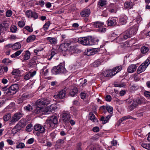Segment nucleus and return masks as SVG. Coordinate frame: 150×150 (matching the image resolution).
<instances>
[{"mask_svg":"<svg viewBox=\"0 0 150 150\" xmlns=\"http://www.w3.org/2000/svg\"><path fill=\"white\" fill-rule=\"evenodd\" d=\"M35 38L36 37L35 35H31L27 38L26 41L28 43L33 42L35 40Z\"/></svg>","mask_w":150,"mask_h":150,"instance_id":"nucleus-29","label":"nucleus"},{"mask_svg":"<svg viewBox=\"0 0 150 150\" xmlns=\"http://www.w3.org/2000/svg\"><path fill=\"white\" fill-rule=\"evenodd\" d=\"M18 24L19 27L22 28L25 25V23L23 21H20L18 22Z\"/></svg>","mask_w":150,"mask_h":150,"instance_id":"nucleus-54","label":"nucleus"},{"mask_svg":"<svg viewBox=\"0 0 150 150\" xmlns=\"http://www.w3.org/2000/svg\"><path fill=\"white\" fill-rule=\"evenodd\" d=\"M68 46L67 44H64L60 46L61 50L65 52L68 50Z\"/></svg>","mask_w":150,"mask_h":150,"instance_id":"nucleus-36","label":"nucleus"},{"mask_svg":"<svg viewBox=\"0 0 150 150\" xmlns=\"http://www.w3.org/2000/svg\"><path fill=\"white\" fill-rule=\"evenodd\" d=\"M24 29H25L26 30H27L28 32H32L33 31V29L32 28H30L29 26H25Z\"/></svg>","mask_w":150,"mask_h":150,"instance_id":"nucleus-59","label":"nucleus"},{"mask_svg":"<svg viewBox=\"0 0 150 150\" xmlns=\"http://www.w3.org/2000/svg\"><path fill=\"white\" fill-rule=\"evenodd\" d=\"M121 66H118L116 67H115L114 68L112 69L113 71H114L116 74L120 71L121 70Z\"/></svg>","mask_w":150,"mask_h":150,"instance_id":"nucleus-41","label":"nucleus"},{"mask_svg":"<svg viewBox=\"0 0 150 150\" xmlns=\"http://www.w3.org/2000/svg\"><path fill=\"white\" fill-rule=\"evenodd\" d=\"M21 47V44L19 42H16L12 45V49L13 50H16L20 49Z\"/></svg>","mask_w":150,"mask_h":150,"instance_id":"nucleus-30","label":"nucleus"},{"mask_svg":"<svg viewBox=\"0 0 150 150\" xmlns=\"http://www.w3.org/2000/svg\"><path fill=\"white\" fill-rule=\"evenodd\" d=\"M71 116L72 115H71L69 111H64L63 112L62 116L63 123L66 125L69 123V120L71 118Z\"/></svg>","mask_w":150,"mask_h":150,"instance_id":"nucleus-6","label":"nucleus"},{"mask_svg":"<svg viewBox=\"0 0 150 150\" xmlns=\"http://www.w3.org/2000/svg\"><path fill=\"white\" fill-rule=\"evenodd\" d=\"M131 118L133 119V118L130 115L125 116L123 117L122 118H121L117 122V124H118V125H120V124L124 120L127 119Z\"/></svg>","mask_w":150,"mask_h":150,"instance_id":"nucleus-26","label":"nucleus"},{"mask_svg":"<svg viewBox=\"0 0 150 150\" xmlns=\"http://www.w3.org/2000/svg\"><path fill=\"white\" fill-rule=\"evenodd\" d=\"M25 14L29 18H33L34 19H37L38 18L37 13L34 11L30 10H28L26 11Z\"/></svg>","mask_w":150,"mask_h":150,"instance_id":"nucleus-11","label":"nucleus"},{"mask_svg":"<svg viewBox=\"0 0 150 150\" xmlns=\"http://www.w3.org/2000/svg\"><path fill=\"white\" fill-rule=\"evenodd\" d=\"M23 114L20 112H18L14 114L12 117L11 121V124L18 121L23 116Z\"/></svg>","mask_w":150,"mask_h":150,"instance_id":"nucleus-9","label":"nucleus"},{"mask_svg":"<svg viewBox=\"0 0 150 150\" xmlns=\"http://www.w3.org/2000/svg\"><path fill=\"white\" fill-rule=\"evenodd\" d=\"M1 88V89L3 90V91H5V93H6V94L8 95V90H9V88H7V86H5L4 87H2Z\"/></svg>","mask_w":150,"mask_h":150,"instance_id":"nucleus-56","label":"nucleus"},{"mask_svg":"<svg viewBox=\"0 0 150 150\" xmlns=\"http://www.w3.org/2000/svg\"><path fill=\"white\" fill-rule=\"evenodd\" d=\"M64 139H59L56 142V145L59 146L64 143Z\"/></svg>","mask_w":150,"mask_h":150,"instance_id":"nucleus-43","label":"nucleus"},{"mask_svg":"<svg viewBox=\"0 0 150 150\" xmlns=\"http://www.w3.org/2000/svg\"><path fill=\"white\" fill-rule=\"evenodd\" d=\"M11 31L12 33H16L17 30V28L16 26L13 25L10 27Z\"/></svg>","mask_w":150,"mask_h":150,"instance_id":"nucleus-49","label":"nucleus"},{"mask_svg":"<svg viewBox=\"0 0 150 150\" xmlns=\"http://www.w3.org/2000/svg\"><path fill=\"white\" fill-rule=\"evenodd\" d=\"M112 99L111 96L110 95H107L105 97L106 100L108 102H110Z\"/></svg>","mask_w":150,"mask_h":150,"instance_id":"nucleus-64","label":"nucleus"},{"mask_svg":"<svg viewBox=\"0 0 150 150\" xmlns=\"http://www.w3.org/2000/svg\"><path fill=\"white\" fill-rule=\"evenodd\" d=\"M101 62L98 60L96 61L93 63V66L95 67H97L100 65Z\"/></svg>","mask_w":150,"mask_h":150,"instance_id":"nucleus-50","label":"nucleus"},{"mask_svg":"<svg viewBox=\"0 0 150 150\" xmlns=\"http://www.w3.org/2000/svg\"><path fill=\"white\" fill-rule=\"evenodd\" d=\"M46 39L49 41L51 44H56L57 42L56 39L54 38L48 37Z\"/></svg>","mask_w":150,"mask_h":150,"instance_id":"nucleus-27","label":"nucleus"},{"mask_svg":"<svg viewBox=\"0 0 150 150\" xmlns=\"http://www.w3.org/2000/svg\"><path fill=\"white\" fill-rule=\"evenodd\" d=\"M109 120H108V118L106 117H102L100 119V120L103 122V123L105 124L107 123Z\"/></svg>","mask_w":150,"mask_h":150,"instance_id":"nucleus-51","label":"nucleus"},{"mask_svg":"<svg viewBox=\"0 0 150 150\" xmlns=\"http://www.w3.org/2000/svg\"><path fill=\"white\" fill-rule=\"evenodd\" d=\"M32 129V124H29L26 127V130L28 132L31 131Z\"/></svg>","mask_w":150,"mask_h":150,"instance_id":"nucleus-48","label":"nucleus"},{"mask_svg":"<svg viewBox=\"0 0 150 150\" xmlns=\"http://www.w3.org/2000/svg\"><path fill=\"white\" fill-rule=\"evenodd\" d=\"M137 66L135 64H131L127 68V71L129 73H132L136 69Z\"/></svg>","mask_w":150,"mask_h":150,"instance_id":"nucleus-22","label":"nucleus"},{"mask_svg":"<svg viewBox=\"0 0 150 150\" xmlns=\"http://www.w3.org/2000/svg\"><path fill=\"white\" fill-rule=\"evenodd\" d=\"M24 109L26 111H30L32 110L33 108L30 104H28L27 106L24 107Z\"/></svg>","mask_w":150,"mask_h":150,"instance_id":"nucleus-44","label":"nucleus"},{"mask_svg":"<svg viewBox=\"0 0 150 150\" xmlns=\"http://www.w3.org/2000/svg\"><path fill=\"white\" fill-rule=\"evenodd\" d=\"M150 64V60L148 59L139 67L137 71V73L139 74L144 71Z\"/></svg>","mask_w":150,"mask_h":150,"instance_id":"nucleus-5","label":"nucleus"},{"mask_svg":"<svg viewBox=\"0 0 150 150\" xmlns=\"http://www.w3.org/2000/svg\"><path fill=\"white\" fill-rule=\"evenodd\" d=\"M109 8L117 10V6L115 4L111 3L109 6Z\"/></svg>","mask_w":150,"mask_h":150,"instance_id":"nucleus-47","label":"nucleus"},{"mask_svg":"<svg viewBox=\"0 0 150 150\" xmlns=\"http://www.w3.org/2000/svg\"><path fill=\"white\" fill-rule=\"evenodd\" d=\"M96 31L100 33H104L106 31V28L105 27L104 23L99 21H96L92 23Z\"/></svg>","mask_w":150,"mask_h":150,"instance_id":"nucleus-4","label":"nucleus"},{"mask_svg":"<svg viewBox=\"0 0 150 150\" xmlns=\"http://www.w3.org/2000/svg\"><path fill=\"white\" fill-rule=\"evenodd\" d=\"M30 52L28 51H26L25 54L24 56V59L25 60H27L30 57Z\"/></svg>","mask_w":150,"mask_h":150,"instance_id":"nucleus-38","label":"nucleus"},{"mask_svg":"<svg viewBox=\"0 0 150 150\" xmlns=\"http://www.w3.org/2000/svg\"><path fill=\"white\" fill-rule=\"evenodd\" d=\"M150 144H146V143H142L141 144V146L147 149H148V148H149V145Z\"/></svg>","mask_w":150,"mask_h":150,"instance_id":"nucleus-60","label":"nucleus"},{"mask_svg":"<svg viewBox=\"0 0 150 150\" xmlns=\"http://www.w3.org/2000/svg\"><path fill=\"white\" fill-rule=\"evenodd\" d=\"M23 51V50H20L18 51L15 53L11 55V56L12 58H15L18 56Z\"/></svg>","mask_w":150,"mask_h":150,"instance_id":"nucleus-34","label":"nucleus"},{"mask_svg":"<svg viewBox=\"0 0 150 150\" xmlns=\"http://www.w3.org/2000/svg\"><path fill=\"white\" fill-rule=\"evenodd\" d=\"M56 109L57 107L56 105L54 104H52L50 107L45 108L46 111L43 112V113L46 114H50V113Z\"/></svg>","mask_w":150,"mask_h":150,"instance_id":"nucleus-14","label":"nucleus"},{"mask_svg":"<svg viewBox=\"0 0 150 150\" xmlns=\"http://www.w3.org/2000/svg\"><path fill=\"white\" fill-rule=\"evenodd\" d=\"M77 40V41L80 43L85 45H89L88 37L80 38Z\"/></svg>","mask_w":150,"mask_h":150,"instance_id":"nucleus-13","label":"nucleus"},{"mask_svg":"<svg viewBox=\"0 0 150 150\" xmlns=\"http://www.w3.org/2000/svg\"><path fill=\"white\" fill-rule=\"evenodd\" d=\"M8 24L7 23H4L0 24V30L1 31L3 32L6 31L8 28Z\"/></svg>","mask_w":150,"mask_h":150,"instance_id":"nucleus-21","label":"nucleus"},{"mask_svg":"<svg viewBox=\"0 0 150 150\" xmlns=\"http://www.w3.org/2000/svg\"><path fill=\"white\" fill-rule=\"evenodd\" d=\"M11 117V114L10 113H8L4 116V120L5 121H7Z\"/></svg>","mask_w":150,"mask_h":150,"instance_id":"nucleus-42","label":"nucleus"},{"mask_svg":"<svg viewBox=\"0 0 150 150\" xmlns=\"http://www.w3.org/2000/svg\"><path fill=\"white\" fill-rule=\"evenodd\" d=\"M6 102V100L4 99L0 100V107L3 106V105L5 104Z\"/></svg>","mask_w":150,"mask_h":150,"instance_id":"nucleus-63","label":"nucleus"},{"mask_svg":"<svg viewBox=\"0 0 150 150\" xmlns=\"http://www.w3.org/2000/svg\"><path fill=\"white\" fill-rule=\"evenodd\" d=\"M133 4L131 1L126 2L124 4V7L126 9H130L133 7Z\"/></svg>","mask_w":150,"mask_h":150,"instance_id":"nucleus-23","label":"nucleus"},{"mask_svg":"<svg viewBox=\"0 0 150 150\" xmlns=\"http://www.w3.org/2000/svg\"><path fill=\"white\" fill-rule=\"evenodd\" d=\"M51 72L52 74L56 75L59 73H66L67 71L64 66L60 64L57 66L54 67L51 69Z\"/></svg>","mask_w":150,"mask_h":150,"instance_id":"nucleus-3","label":"nucleus"},{"mask_svg":"<svg viewBox=\"0 0 150 150\" xmlns=\"http://www.w3.org/2000/svg\"><path fill=\"white\" fill-rule=\"evenodd\" d=\"M99 51V49L93 48L92 49H88L86 54L88 56L93 55Z\"/></svg>","mask_w":150,"mask_h":150,"instance_id":"nucleus-17","label":"nucleus"},{"mask_svg":"<svg viewBox=\"0 0 150 150\" xmlns=\"http://www.w3.org/2000/svg\"><path fill=\"white\" fill-rule=\"evenodd\" d=\"M46 111L45 109H44L42 107L36 106L35 109L34 110V112L36 114L41 113L42 114H45L42 113Z\"/></svg>","mask_w":150,"mask_h":150,"instance_id":"nucleus-16","label":"nucleus"},{"mask_svg":"<svg viewBox=\"0 0 150 150\" xmlns=\"http://www.w3.org/2000/svg\"><path fill=\"white\" fill-rule=\"evenodd\" d=\"M149 49L148 47L145 46L142 47L140 49L141 52L142 54H146L149 51Z\"/></svg>","mask_w":150,"mask_h":150,"instance_id":"nucleus-33","label":"nucleus"},{"mask_svg":"<svg viewBox=\"0 0 150 150\" xmlns=\"http://www.w3.org/2000/svg\"><path fill=\"white\" fill-rule=\"evenodd\" d=\"M115 102L116 104L120 105L123 104L124 102V100H122L119 99H117L115 100Z\"/></svg>","mask_w":150,"mask_h":150,"instance_id":"nucleus-61","label":"nucleus"},{"mask_svg":"<svg viewBox=\"0 0 150 150\" xmlns=\"http://www.w3.org/2000/svg\"><path fill=\"white\" fill-rule=\"evenodd\" d=\"M116 74V73H115L114 71L110 70L107 71L106 73H105L104 75L106 77H111L115 75Z\"/></svg>","mask_w":150,"mask_h":150,"instance_id":"nucleus-24","label":"nucleus"},{"mask_svg":"<svg viewBox=\"0 0 150 150\" xmlns=\"http://www.w3.org/2000/svg\"><path fill=\"white\" fill-rule=\"evenodd\" d=\"M12 74L15 76L19 75L20 74L19 71L18 70H14L12 72Z\"/></svg>","mask_w":150,"mask_h":150,"instance_id":"nucleus-58","label":"nucleus"},{"mask_svg":"<svg viewBox=\"0 0 150 150\" xmlns=\"http://www.w3.org/2000/svg\"><path fill=\"white\" fill-rule=\"evenodd\" d=\"M117 18L115 17L109 18L107 21L108 26H113L115 25L117 23Z\"/></svg>","mask_w":150,"mask_h":150,"instance_id":"nucleus-15","label":"nucleus"},{"mask_svg":"<svg viewBox=\"0 0 150 150\" xmlns=\"http://www.w3.org/2000/svg\"><path fill=\"white\" fill-rule=\"evenodd\" d=\"M144 95L147 98H150V92L148 91H146L144 92Z\"/></svg>","mask_w":150,"mask_h":150,"instance_id":"nucleus-55","label":"nucleus"},{"mask_svg":"<svg viewBox=\"0 0 150 150\" xmlns=\"http://www.w3.org/2000/svg\"><path fill=\"white\" fill-rule=\"evenodd\" d=\"M25 146L24 144L22 142L19 143L17 145L16 148L17 149L23 148Z\"/></svg>","mask_w":150,"mask_h":150,"instance_id":"nucleus-46","label":"nucleus"},{"mask_svg":"<svg viewBox=\"0 0 150 150\" xmlns=\"http://www.w3.org/2000/svg\"><path fill=\"white\" fill-rule=\"evenodd\" d=\"M107 4V0H99L98 2V5L101 7H103Z\"/></svg>","mask_w":150,"mask_h":150,"instance_id":"nucleus-31","label":"nucleus"},{"mask_svg":"<svg viewBox=\"0 0 150 150\" xmlns=\"http://www.w3.org/2000/svg\"><path fill=\"white\" fill-rule=\"evenodd\" d=\"M89 45H92L97 44L99 41V40L96 38L92 37L91 36H88Z\"/></svg>","mask_w":150,"mask_h":150,"instance_id":"nucleus-18","label":"nucleus"},{"mask_svg":"<svg viewBox=\"0 0 150 150\" xmlns=\"http://www.w3.org/2000/svg\"><path fill=\"white\" fill-rule=\"evenodd\" d=\"M11 62V61L9 59H4L2 61V63L3 64H8Z\"/></svg>","mask_w":150,"mask_h":150,"instance_id":"nucleus-45","label":"nucleus"},{"mask_svg":"<svg viewBox=\"0 0 150 150\" xmlns=\"http://www.w3.org/2000/svg\"><path fill=\"white\" fill-rule=\"evenodd\" d=\"M138 30L137 27L136 25H134L130 29H128L122 34L123 39L126 40L128 38H130L135 34Z\"/></svg>","mask_w":150,"mask_h":150,"instance_id":"nucleus-2","label":"nucleus"},{"mask_svg":"<svg viewBox=\"0 0 150 150\" xmlns=\"http://www.w3.org/2000/svg\"><path fill=\"white\" fill-rule=\"evenodd\" d=\"M141 103V100L139 98L134 99L133 100L132 103L129 106L128 109L130 111H132L138 106V104Z\"/></svg>","mask_w":150,"mask_h":150,"instance_id":"nucleus-7","label":"nucleus"},{"mask_svg":"<svg viewBox=\"0 0 150 150\" xmlns=\"http://www.w3.org/2000/svg\"><path fill=\"white\" fill-rule=\"evenodd\" d=\"M26 124V121L23 119L21 120L18 123V125L21 126L22 127H25Z\"/></svg>","mask_w":150,"mask_h":150,"instance_id":"nucleus-39","label":"nucleus"},{"mask_svg":"<svg viewBox=\"0 0 150 150\" xmlns=\"http://www.w3.org/2000/svg\"><path fill=\"white\" fill-rule=\"evenodd\" d=\"M36 72L35 71L33 72H29L28 73H26L25 74L24 76V79L26 80H28L30 79L31 77H33L36 74Z\"/></svg>","mask_w":150,"mask_h":150,"instance_id":"nucleus-20","label":"nucleus"},{"mask_svg":"<svg viewBox=\"0 0 150 150\" xmlns=\"http://www.w3.org/2000/svg\"><path fill=\"white\" fill-rule=\"evenodd\" d=\"M44 126H45L44 125ZM46 127L45 126H43L42 125L38 124L35 125L34 126V130L38 132L39 133H42L45 132V128Z\"/></svg>","mask_w":150,"mask_h":150,"instance_id":"nucleus-12","label":"nucleus"},{"mask_svg":"<svg viewBox=\"0 0 150 150\" xmlns=\"http://www.w3.org/2000/svg\"><path fill=\"white\" fill-rule=\"evenodd\" d=\"M30 97V96H29L28 94L24 93L22 95V96L20 98L22 100H24Z\"/></svg>","mask_w":150,"mask_h":150,"instance_id":"nucleus-37","label":"nucleus"},{"mask_svg":"<svg viewBox=\"0 0 150 150\" xmlns=\"http://www.w3.org/2000/svg\"><path fill=\"white\" fill-rule=\"evenodd\" d=\"M89 119L93 122H98V120L93 112H90L88 116Z\"/></svg>","mask_w":150,"mask_h":150,"instance_id":"nucleus-25","label":"nucleus"},{"mask_svg":"<svg viewBox=\"0 0 150 150\" xmlns=\"http://www.w3.org/2000/svg\"><path fill=\"white\" fill-rule=\"evenodd\" d=\"M77 92V89L76 88H74L71 90L69 92L70 95L72 96H74L76 95Z\"/></svg>","mask_w":150,"mask_h":150,"instance_id":"nucleus-32","label":"nucleus"},{"mask_svg":"<svg viewBox=\"0 0 150 150\" xmlns=\"http://www.w3.org/2000/svg\"><path fill=\"white\" fill-rule=\"evenodd\" d=\"M18 88V85L14 84L12 85L9 87V90H8V95H13L17 92Z\"/></svg>","mask_w":150,"mask_h":150,"instance_id":"nucleus-8","label":"nucleus"},{"mask_svg":"<svg viewBox=\"0 0 150 150\" xmlns=\"http://www.w3.org/2000/svg\"><path fill=\"white\" fill-rule=\"evenodd\" d=\"M43 99L38 100L36 102V106L42 107L41 106L44 105L43 103Z\"/></svg>","mask_w":150,"mask_h":150,"instance_id":"nucleus-35","label":"nucleus"},{"mask_svg":"<svg viewBox=\"0 0 150 150\" xmlns=\"http://www.w3.org/2000/svg\"><path fill=\"white\" fill-rule=\"evenodd\" d=\"M66 90L64 88L58 92V93L54 96L55 98L62 99L65 98Z\"/></svg>","mask_w":150,"mask_h":150,"instance_id":"nucleus-10","label":"nucleus"},{"mask_svg":"<svg viewBox=\"0 0 150 150\" xmlns=\"http://www.w3.org/2000/svg\"><path fill=\"white\" fill-rule=\"evenodd\" d=\"M43 99V103L44 105L49 104L50 102L49 99H46L45 98Z\"/></svg>","mask_w":150,"mask_h":150,"instance_id":"nucleus-52","label":"nucleus"},{"mask_svg":"<svg viewBox=\"0 0 150 150\" xmlns=\"http://www.w3.org/2000/svg\"><path fill=\"white\" fill-rule=\"evenodd\" d=\"M127 17L125 16V17L122 18L120 19V24L122 25L125 24L126 22Z\"/></svg>","mask_w":150,"mask_h":150,"instance_id":"nucleus-40","label":"nucleus"},{"mask_svg":"<svg viewBox=\"0 0 150 150\" xmlns=\"http://www.w3.org/2000/svg\"><path fill=\"white\" fill-rule=\"evenodd\" d=\"M58 118L56 116H52L50 117L49 120H47L44 126L48 129H52L56 127L55 125L57 124Z\"/></svg>","mask_w":150,"mask_h":150,"instance_id":"nucleus-1","label":"nucleus"},{"mask_svg":"<svg viewBox=\"0 0 150 150\" xmlns=\"http://www.w3.org/2000/svg\"><path fill=\"white\" fill-rule=\"evenodd\" d=\"M57 53L56 52L54 51H52L51 52V54H50V58H49L48 59V60H50L52 57L55 55V54H56Z\"/></svg>","mask_w":150,"mask_h":150,"instance_id":"nucleus-62","label":"nucleus"},{"mask_svg":"<svg viewBox=\"0 0 150 150\" xmlns=\"http://www.w3.org/2000/svg\"><path fill=\"white\" fill-rule=\"evenodd\" d=\"M12 14V11L10 10H8L6 11V16L7 17H9L11 16Z\"/></svg>","mask_w":150,"mask_h":150,"instance_id":"nucleus-57","label":"nucleus"},{"mask_svg":"<svg viewBox=\"0 0 150 150\" xmlns=\"http://www.w3.org/2000/svg\"><path fill=\"white\" fill-rule=\"evenodd\" d=\"M50 24V22L48 21L44 25V28L45 30H47Z\"/></svg>","mask_w":150,"mask_h":150,"instance_id":"nucleus-53","label":"nucleus"},{"mask_svg":"<svg viewBox=\"0 0 150 150\" xmlns=\"http://www.w3.org/2000/svg\"><path fill=\"white\" fill-rule=\"evenodd\" d=\"M90 13L91 11L89 9L86 8L81 12L80 14L82 17H86L89 16Z\"/></svg>","mask_w":150,"mask_h":150,"instance_id":"nucleus-19","label":"nucleus"},{"mask_svg":"<svg viewBox=\"0 0 150 150\" xmlns=\"http://www.w3.org/2000/svg\"><path fill=\"white\" fill-rule=\"evenodd\" d=\"M102 107L104 109H105V108L108 112L110 113V114L112 113L113 108L112 107L108 105H106L105 107L103 106H102Z\"/></svg>","mask_w":150,"mask_h":150,"instance_id":"nucleus-28","label":"nucleus"}]
</instances>
